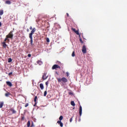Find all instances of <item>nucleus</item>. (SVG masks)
Here are the masks:
<instances>
[{
    "mask_svg": "<svg viewBox=\"0 0 127 127\" xmlns=\"http://www.w3.org/2000/svg\"><path fill=\"white\" fill-rule=\"evenodd\" d=\"M36 30V27H33L32 30L31 31V32H30V34H29V38L30 39V42L31 47H35V45L33 44V35L34 34V32H35Z\"/></svg>",
    "mask_w": 127,
    "mask_h": 127,
    "instance_id": "f257e3e1",
    "label": "nucleus"
},
{
    "mask_svg": "<svg viewBox=\"0 0 127 127\" xmlns=\"http://www.w3.org/2000/svg\"><path fill=\"white\" fill-rule=\"evenodd\" d=\"M57 79L58 80V82H62V83H65L66 82H67L68 79L65 77H57Z\"/></svg>",
    "mask_w": 127,
    "mask_h": 127,
    "instance_id": "f03ea898",
    "label": "nucleus"
},
{
    "mask_svg": "<svg viewBox=\"0 0 127 127\" xmlns=\"http://www.w3.org/2000/svg\"><path fill=\"white\" fill-rule=\"evenodd\" d=\"M13 37V31H11L10 32H9L8 35H7V41H9V38H11L12 39Z\"/></svg>",
    "mask_w": 127,
    "mask_h": 127,
    "instance_id": "7ed1b4c3",
    "label": "nucleus"
},
{
    "mask_svg": "<svg viewBox=\"0 0 127 127\" xmlns=\"http://www.w3.org/2000/svg\"><path fill=\"white\" fill-rule=\"evenodd\" d=\"M82 52L83 54H86L87 53L86 47L85 46V45H84L82 47Z\"/></svg>",
    "mask_w": 127,
    "mask_h": 127,
    "instance_id": "20e7f679",
    "label": "nucleus"
},
{
    "mask_svg": "<svg viewBox=\"0 0 127 127\" xmlns=\"http://www.w3.org/2000/svg\"><path fill=\"white\" fill-rule=\"evenodd\" d=\"M57 68H61V67L58 64H54L52 67V69H57Z\"/></svg>",
    "mask_w": 127,
    "mask_h": 127,
    "instance_id": "39448f33",
    "label": "nucleus"
},
{
    "mask_svg": "<svg viewBox=\"0 0 127 127\" xmlns=\"http://www.w3.org/2000/svg\"><path fill=\"white\" fill-rule=\"evenodd\" d=\"M71 30H73V31H74V32H75V33H76L77 35H80L79 30H76V28H74L73 27H72Z\"/></svg>",
    "mask_w": 127,
    "mask_h": 127,
    "instance_id": "423d86ee",
    "label": "nucleus"
},
{
    "mask_svg": "<svg viewBox=\"0 0 127 127\" xmlns=\"http://www.w3.org/2000/svg\"><path fill=\"white\" fill-rule=\"evenodd\" d=\"M82 113V108L81 106H80L79 107V116H81Z\"/></svg>",
    "mask_w": 127,
    "mask_h": 127,
    "instance_id": "0eeeda50",
    "label": "nucleus"
},
{
    "mask_svg": "<svg viewBox=\"0 0 127 127\" xmlns=\"http://www.w3.org/2000/svg\"><path fill=\"white\" fill-rule=\"evenodd\" d=\"M6 83L7 85H9V87H12V83L10 81H6Z\"/></svg>",
    "mask_w": 127,
    "mask_h": 127,
    "instance_id": "6e6552de",
    "label": "nucleus"
},
{
    "mask_svg": "<svg viewBox=\"0 0 127 127\" xmlns=\"http://www.w3.org/2000/svg\"><path fill=\"white\" fill-rule=\"evenodd\" d=\"M10 112H12V114H16V113L15 110H14V109H13V108L10 109Z\"/></svg>",
    "mask_w": 127,
    "mask_h": 127,
    "instance_id": "1a4fd4ad",
    "label": "nucleus"
},
{
    "mask_svg": "<svg viewBox=\"0 0 127 127\" xmlns=\"http://www.w3.org/2000/svg\"><path fill=\"white\" fill-rule=\"evenodd\" d=\"M57 123L60 124V127H63V123L62 121H58Z\"/></svg>",
    "mask_w": 127,
    "mask_h": 127,
    "instance_id": "9d476101",
    "label": "nucleus"
},
{
    "mask_svg": "<svg viewBox=\"0 0 127 127\" xmlns=\"http://www.w3.org/2000/svg\"><path fill=\"white\" fill-rule=\"evenodd\" d=\"M2 47L3 48H4L5 49H6V47H7V45L6 44V43H5V42H3V43H2Z\"/></svg>",
    "mask_w": 127,
    "mask_h": 127,
    "instance_id": "9b49d317",
    "label": "nucleus"
},
{
    "mask_svg": "<svg viewBox=\"0 0 127 127\" xmlns=\"http://www.w3.org/2000/svg\"><path fill=\"white\" fill-rule=\"evenodd\" d=\"M40 88L41 90H44V87L43 83H40Z\"/></svg>",
    "mask_w": 127,
    "mask_h": 127,
    "instance_id": "f8f14e48",
    "label": "nucleus"
},
{
    "mask_svg": "<svg viewBox=\"0 0 127 127\" xmlns=\"http://www.w3.org/2000/svg\"><path fill=\"white\" fill-rule=\"evenodd\" d=\"M3 104L4 103L3 102H0V108H2Z\"/></svg>",
    "mask_w": 127,
    "mask_h": 127,
    "instance_id": "ddd939ff",
    "label": "nucleus"
},
{
    "mask_svg": "<svg viewBox=\"0 0 127 127\" xmlns=\"http://www.w3.org/2000/svg\"><path fill=\"white\" fill-rule=\"evenodd\" d=\"M71 106H73V107H75V104L73 101H72L70 103Z\"/></svg>",
    "mask_w": 127,
    "mask_h": 127,
    "instance_id": "4468645a",
    "label": "nucleus"
},
{
    "mask_svg": "<svg viewBox=\"0 0 127 127\" xmlns=\"http://www.w3.org/2000/svg\"><path fill=\"white\" fill-rule=\"evenodd\" d=\"M30 125H31L30 121H28V123H27V126L28 127H30Z\"/></svg>",
    "mask_w": 127,
    "mask_h": 127,
    "instance_id": "2eb2a0df",
    "label": "nucleus"
},
{
    "mask_svg": "<svg viewBox=\"0 0 127 127\" xmlns=\"http://www.w3.org/2000/svg\"><path fill=\"white\" fill-rule=\"evenodd\" d=\"M46 78H47V77L46 76V74H43L42 76V79L43 80H45V79H46Z\"/></svg>",
    "mask_w": 127,
    "mask_h": 127,
    "instance_id": "dca6fc26",
    "label": "nucleus"
},
{
    "mask_svg": "<svg viewBox=\"0 0 127 127\" xmlns=\"http://www.w3.org/2000/svg\"><path fill=\"white\" fill-rule=\"evenodd\" d=\"M5 3H7V4H10V3H11V2L10 0H6Z\"/></svg>",
    "mask_w": 127,
    "mask_h": 127,
    "instance_id": "f3484780",
    "label": "nucleus"
},
{
    "mask_svg": "<svg viewBox=\"0 0 127 127\" xmlns=\"http://www.w3.org/2000/svg\"><path fill=\"white\" fill-rule=\"evenodd\" d=\"M7 40H8V35H7V36H6V38H5V39L4 40V43H6V41H7Z\"/></svg>",
    "mask_w": 127,
    "mask_h": 127,
    "instance_id": "a211bd4d",
    "label": "nucleus"
},
{
    "mask_svg": "<svg viewBox=\"0 0 127 127\" xmlns=\"http://www.w3.org/2000/svg\"><path fill=\"white\" fill-rule=\"evenodd\" d=\"M37 64H42L43 63L41 61H37Z\"/></svg>",
    "mask_w": 127,
    "mask_h": 127,
    "instance_id": "6ab92c4d",
    "label": "nucleus"
},
{
    "mask_svg": "<svg viewBox=\"0 0 127 127\" xmlns=\"http://www.w3.org/2000/svg\"><path fill=\"white\" fill-rule=\"evenodd\" d=\"M59 120L60 121H62V120H63V116H60V117L59 118Z\"/></svg>",
    "mask_w": 127,
    "mask_h": 127,
    "instance_id": "aec40b11",
    "label": "nucleus"
},
{
    "mask_svg": "<svg viewBox=\"0 0 127 127\" xmlns=\"http://www.w3.org/2000/svg\"><path fill=\"white\" fill-rule=\"evenodd\" d=\"M2 14H3V10H0V16L2 15Z\"/></svg>",
    "mask_w": 127,
    "mask_h": 127,
    "instance_id": "412c9836",
    "label": "nucleus"
},
{
    "mask_svg": "<svg viewBox=\"0 0 127 127\" xmlns=\"http://www.w3.org/2000/svg\"><path fill=\"white\" fill-rule=\"evenodd\" d=\"M47 95V90H45L44 94V97H46Z\"/></svg>",
    "mask_w": 127,
    "mask_h": 127,
    "instance_id": "4be33fe9",
    "label": "nucleus"
},
{
    "mask_svg": "<svg viewBox=\"0 0 127 127\" xmlns=\"http://www.w3.org/2000/svg\"><path fill=\"white\" fill-rule=\"evenodd\" d=\"M10 95V94H9V93H6V94H5V97H9Z\"/></svg>",
    "mask_w": 127,
    "mask_h": 127,
    "instance_id": "5701e85b",
    "label": "nucleus"
},
{
    "mask_svg": "<svg viewBox=\"0 0 127 127\" xmlns=\"http://www.w3.org/2000/svg\"><path fill=\"white\" fill-rule=\"evenodd\" d=\"M11 62H12V59L9 58V59H8V63H11Z\"/></svg>",
    "mask_w": 127,
    "mask_h": 127,
    "instance_id": "b1692460",
    "label": "nucleus"
},
{
    "mask_svg": "<svg viewBox=\"0 0 127 127\" xmlns=\"http://www.w3.org/2000/svg\"><path fill=\"white\" fill-rule=\"evenodd\" d=\"M75 52L73 51V52H72V55H71V56H72V57H75Z\"/></svg>",
    "mask_w": 127,
    "mask_h": 127,
    "instance_id": "393cba45",
    "label": "nucleus"
},
{
    "mask_svg": "<svg viewBox=\"0 0 127 127\" xmlns=\"http://www.w3.org/2000/svg\"><path fill=\"white\" fill-rule=\"evenodd\" d=\"M37 96H36V97H35V98H34V102H37Z\"/></svg>",
    "mask_w": 127,
    "mask_h": 127,
    "instance_id": "a878e982",
    "label": "nucleus"
},
{
    "mask_svg": "<svg viewBox=\"0 0 127 127\" xmlns=\"http://www.w3.org/2000/svg\"><path fill=\"white\" fill-rule=\"evenodd\" d=\"M35 127L34 124L33 122H32L31 127Z\"/></svg>",
    "mask_w": 127,
    "mask_h": 127,
    "instance_id": "bb28decb",
    "label": "nucleus"
},
{
    "mask_svg": "<svg viewBox=\"0 0 127 127\" xmlns=\"http://www.w3.org/2000/svg\"><path fill=\"white\" fill-rule=\"evenodd\" d=\"M46 41H47V43L50 42V40H49V38H47Z\"/></svg>",
    "mask_w": 127,
    "mask_h": 127,
    "instance_id": "cd10ccee",
    "label": "nucleus"
},
{
    "mask_svg": "<svg viewBox=\"0 0 127 127\" xmlns=\"http://www.w3.org/2000/svg\"><path fill=\"white\" fill-rule=\"evenodd\" d=\"M79 41H80V43H81V44H83V42L82 39H79Z\"/></svg>",
    "mask_w": 127,
    "mask_h": 127,
    "instance_id": "c85d7f7f",
    "label": "nucleus"
},
{
    "mask_svg": "<svg viewBox=\"0 0 127 127\" xmlns=\"http://www.w3.org/2000/svg\"><path fill=\"white\" fill-rule=\"evenodd\" d=\"M28 106H29V104L28 103H27V104H26V105H25V108H26L27 107H28Z\"/></svg>",
    "mask_w": 127,
    "mask_h": 127,
    "instance_id": "c756f323",
    "label": "nucleus"
},
{
    "mask_svg": "<svg viewBox=\"0 0 127 127\" xmlns=\"http://www.w3.org/2000/svg\"><path fill=\"white\" fill-rule=\"evenodd\" d=\"M48 84H49L48 81H46V84L47 87H48Z\"/></svg>",
    "mask_w": 127,
    "mask_h": 127,
    "instance_id": "7c9ffc66",
    "label": "nucleus"
},
{
    "mask_svg": "<svg viewBox=\"0 0 127 127\" xmlns=\"http://www.w3.org/2000/svg\"><path fill=\"white\" fill-rule=\"evenodd\" d=\"M67 76H69V72L68 71H66V72Z\"/></svg>",
    "mask_w": 127,
    "mask_h": 127,
    "instance_id": "2f4dec72",
    "label": "nucleus"
},
{
    "mask_svg": "<svg viewBox=\"0 0 127 127\" xmlns=\"http://www.w3.org/2000/svg\"><path fill=\"white\" fill-rule=\"evenodd\" d=\"M29 29H31V30H33V29L32 26H30Z\"/></svg>",
    "mask_w": 127,
    "mask_h": 127,
    "instance_id": "473e14b6",
    "label": "nucleus"
},
{
    "mask_svg": "<svg viewBox=\"0 0 127 127\" xmlns=\"http://www.w3.org/2000/svg\"><path fill=\"white\" fill-rule=\"evenodd\" d=\"M72 120H73V118H70V123H71V122H72Z\"/></svg>",
    "mask_w": 127,
    "mask_h": 127,
    "instance_id": "72a5a7b5",
    "label": "nucleus"
},
{
    "mask_svg": "<svg viewBox=\"0 0 127 127\" xmlns=\"http://www.w3.org/2000/svg\"><path fill=\"white\" fill-rule=\"evenodd\" d=\"M28 57L29 58H30V57H31V54H29L28 55Z\"/></svg>",
    "mask_w": 127,
    "mask_h": 127,
    "instance_id": "f704fd0d",
    "label": "nucleus"
},
{
    "mask_svg": "<svg viewBox=\"0 0 127 127\" xmlns=\"http://www.w3.org/2000/svg\"><path fill=\"white\" fill-rule=\"evenodd\" d=\"M11 74H12V72H9L8 75H11Z\"/></svg>",
    "mask_w": 127,
    "mask_h": 127,
    "instance_id": "c9c22d12",
    "label": "nucleus"
},
{
    "mask_svg": "<svg viewBox=\"0 0 127 127\" xmlns=\"http://www.w3.org/2000/svg\"><path fill=\"white\" fill-rule=\"evenodd\" d=\"M69 95H73V93L70 92L69 93H68Z\"/></svg>",
    "mask_w": 127,
    "mask_h": 127,
    "instance_id": "e433bc0d",
    "label": "nucleus"
},
{
    "mask_svg": "<svg viewBox=\"0 0 127 127\" xmlns=\"http://www.w3.org/2000/svg\"><path fill=\"white\" fill-rule=\"evenodd\" d=\"M1 25H2V23H1V21H0V27L1 26Z\"/></svg>",
    "mask_w": 127,
    "mask_h": 127,
    "instance_id": "4c0bfd02",
    "label": "nucleus"
},
{
    "mask_svg": "<svg viewBox=\"0 0 127 127\" xmlns=\"http://www.w3.org/2000/svg\"><path fill=\"white\" fill-rule=\"evenodd\" d=\"M66 14L67 16H69V13H67Z\"/></svg>",
    "mask_w": 127,
    "mask_h": 127,
    "instance_id": "58836bf2",
    "label": "nucleus"
},
{
    "mask_svg": "<svg viewBox=\"0 0 127 127\" xmlns=\"http://www.w3.org/2000/svg\"><path fill=\"white\" fill-rule=\"evenodd\" d=\"M27 31H29V28H27Z\"/></svg>",
    "mask_w": 127,
    "mask_h": 127,
    "instance_id": "ea45409f",
    "label": "nucleus"
},
{
    "mask_svg": "<svg viewBox=\"0 0 127 127\" xmlns=\"http://www.w3.org/2000/svg\"><path fill=\"white\" fill-rule=\"evenodd\" d=\"M35 105H34V106H36V105H37V103L36 102H35Z\"/></svg>",
    "mask_w": 127,
    "mask_h": 127,
    "instance_id": "a19ab883",
    "label": "nucleus"
},
{
    "mask_svg": "<svg viewBox=\"0 0 127 127\" xmlns=\"http://www.w3.org/2000/svg\"><path fill=\"white\" fill-rule=\"evenodd\" d=\"M22 120H24V117H22Z\"/></svg>",
    "mask_w": 127,
    "mask_h": 127,
    "instance_id": "79ce46f5",
    "label": "nucleus"
},
{
    "mask_svg": "<svg viewBox=\"0 0 127 127\" xmlns=\"http://www.w3.org/2000/svg\"><path fill=\"white\" fill-rule=\"evenodd\" d=\"M1 18V16H0V19Z\"/></svg>",
    "mask_w": 127,
    "mask_h": 127,
    "instance_id": "37998d69",
    "label": "nucleus"
}]
</instances>
